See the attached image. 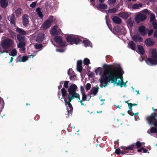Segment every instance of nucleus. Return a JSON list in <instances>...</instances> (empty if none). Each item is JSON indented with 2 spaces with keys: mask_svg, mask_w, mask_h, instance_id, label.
Listing matches in <instances>:
<instances>
[{
  "mask_svg": "<svg viewBox=\"0 0 157 157\" xmlns=\"http://www.w3.org/2000/svg\"><path fill=\"white\" fill-rule=\"evenodd\" d=\"M123 69H104L103 76L104 78L100 79V87H105L109 82L111 83H117V79L120 78L121 82H124L121 70Z\"/></svg>",
  "mask_w": 157,
  "mask_h": 157,
  "instance_id": "f257e3e1",
  "label": "nucleus"
},
{
  "mask_svg": "<svg viewBox=\"0 0 157 157\" xmlns=\"http://www.w3.org/2000/svg\"><path fill=\"white\" fill-rule=\"evenodd\" d=\"M77 89V86L74 84H72L68 89V94L67 95V99H68V102L70 105L71 101L75 98L80 100V95L76 93Z\"/></svg>",
  "mask_w": 157,
  "mask_h": 157,
  "instance_id": "f03ea898",
  "label": "nucleus"
},
{
  "mask_svg": "<svg viewBox=\"0 0 157 157\" xmlns=\"http://www.w3.org/2000/svg\"><path fill=\"white\" fill-rule=\"evenodd\" d=\"M61 91L63 98L64 99L65 102V105H68L67 107V115L68 117L71 116L72 115L73 110V107L70 103V105L68 102V99H67V91L65 88L63 87L61 90Z\"/></svg>",
  "mask_w": 157,
  "mask_h": 157,
  "instance_id": "7ed1b4c3",
  "label": "nucleus"
},
{
  "mask_svg": "<svg viewBox=\"0 0 157 157\" xmlns=\"http://www.w3.org/2000/svg\"><path fill=\"white\" fill-rule=\"evenodd\" d=\"M151 58L146 60V63L149 65L151 66L157 64V49H152L150 50Z\"/></svg>",
  "mask_w": 157,
  "mask_h": 157,
  "instance_id": "20e7f679",
  "label": "nucleus"
},
{
  "mask_svg": "<svg viewBox=\"0 0 157 157\" xmlns=\"http://www.w3.org/2000/svg\"><path fill=\"white\" fill-rule=\"evenodd\" d=\"M146 120L149 124L153 125L157 128V109L151 113L150 116H147Z\"/></svg>",
  "mask_w": 157,
  "mask_h": 157,
  "instance_id": "39448f33",
  "label": "nucleus"
},
{
  "mask_svg": "<svg viewBox=\"0 0 157 157\" xmlns=\"http://www.w3.org/2000/svg\"><path fill=\"white\" fill-rule=\"evenodd\" d=\"M1 46L5 50L4 52L7 53L8 51L7 49L10 47H13L14 46V44L11 39H6L2 41Z\"/></svg>",
  "mask_w": 157,
  "mask_h": 157,
  "instance_id": "423d86ee",
  "label": "nucleus"
},
{
  "mask_svg": "<svg viewBox=\"0 0 157 157\" xmlns=\"http://www.w3.org/2000/svg\"><path fill=\"white\" fill-rule=\"evenodd\" d=\"M55 18L52 16H50L44 22L41 27L43 29L49 28L51 26L52 23L55 21Z\"/></svg>",
  "mask_w": 157,
  "mask_h": 157,
  "instance_id": "0eeeda50",
  "label": "nucleus"
},
{
  "mask_svg": "<svg viewBox=\"0 0 157 157\" xmlns=\"http://www.w3.org/2000/svg\"><path fill=\"white\" fill-rule=\"evenodd\" d=\"M102 68L103 69H113L114 68L115 69H121L122 67L119 64H114L113 65L104 64L103 65Z\"/></svg>",
  "mask_w": 157,
  "mask_h": 157,
  "instance_id": "6e6552de",
  "label": "nucleus"
},
{
  "mask_svg": "<svg viewBox=\"0 0 157 157\" xmlns=\"http://www.w3.org/2000/svg\"><path fill=\"white\" fill-rule=\"evenodd\" d=\"M146 18L147 16L145 14L142 13H140L136 16L135 21L137 23H139L140 21H143Z\"/></svg>",
  "mask_w": 157,
  "mask_h": 157,
  "instance_id": "1a4fd4ad",
  "label": "nucleus"
},
{
  "mask_svg": "<svg viewBox=\"0 0 157 157\" xmlns=\"http://www.w3.org/2000/svg\"><path fill=\"white\" fill-rule=\"evenodd\" d=\"M68 42H70V44H72L74 43L77 44L79 42V40L75 37L72 36H69L67 38Z\"/></svg>",
  "mask_w": 157,
  "mask_h": 157,
  "instance_id": "9d476101",
  "label": "nucleus"
},
{
  "mask_svg": "<svg viewBox=\"0 0 157 157\" xmlns=\"http://www.w3.org/2000/svg\"><path fill=\"white\" fill-rule=\"evenodd\" d=\"M58 27L57 26H54L50 30V32L51 34L53 36L59 34L61 32L60 29H58Z\"/></svg>",
  "mask_w": 157,
  "mask_h": 157,
  "instance_id": "9b49d317",
  "label": "nucleus"
},
{
  "mask_svg": "<svg viewBox=\"0 0 157 157\" xmlns=\"http://www.w3.org/2000/svg\"><path fill=\"white\" fill-rule=\"evenodd\" d=\"M54 39L59 45L63 46L65 45L66 43L64 41H63L62 37L61 36H56L55 37Z\"/></svg>",
  "mask_w": 157,
  "mask_h": 157,
  "instance_id": "f8f14e48",
  "label": "nucleus"
},
{
  "mask_svg": "<svg viewBox=\"0 0 157 157\" xmlns=\"http://www.w3.org/2000/svg\"><path fill=\"white\" fill-rule=\"evenodd\" d=\"M126 151H127L128 154H131L132 153L131 151H132V153L134 152V149H135L134 144H133L129 145L127 147H123Z\"/></svg>",
  "mask_w": 157,
  "mask_h": 157,
  "instance_id": "ddd939ff",
  "label": "nucleus"
},
{
  "mask_svg": "<svg viewBox=\"0 0 157 157\" xmlns=\"http://www.w3.org/2000/svg\"><path fill=\"white\" fill-rule=\"evenodd\" d=\"M34 56L33 55H31L30 56H23L22 57H18L17 58V62H24L26 61H27L29 57H31V56H32V58H33Z\"/></svg>",
  "mask_w": 157,
  "mask_h": 157,
  "instance_id": "4468645a",
  "label": "nucleus"
},
{
  "mask_svg": "<svg viewBox=\"0 0 157 157\" xmlns=\"http://www.w3.org/2000/svg\"><path fill=\"white\" fill-rule=\"evenodd\" d=\"M83 66L85 67V68H89L90 69L91 67L89 66V65L90 64V60L87 58H85L83 60Z\"/></svg>",
  "mask_w": 157,
  "mask_h": 157,
  "instance_id": "2eb2a0df",
  "label": "nucleus"
},
{
  "mask_svg": "<svg viewBox=\"0 0 157 157\" xmlns=\"http://www.w3.org/2000/svg\"><path fill=\"white\" fill-rule=\"evenodd\" d=\"M28 16L27 15H24L22 17L23 24L24 26H26L29 23Z\"/></svg>",
  "mask_w": 157,
  "mask_h": 157,
  "instance_id": "dca6fc26",
  "label": "nucleus"
},
{
  "mask_svg": "<svg viewBox=\"0 0 157 157\" xmlns=\"http://www.w3.org/2000/svg\"><path fill=\"white\" fill-rule=\"evenodd\" d=\"M145 43L147 46H152L155 44L153 40L151 38H149L146 40Z\"/></svg>",
  "mask_w": 157,
  "mask_h": 157,
  "instance_id": "f3484780",
  "label": "nucleus"
},
{
  "mask_svg": "<svg viewBox=\"0 0 157 157\" xmlns=\"http://www.w3.org/2000/svg\"><path fill=\"white\" fill-rule=\"evenodd\" d=\"M139 30L142 35H144L147 33L146 32L145 27L143 26H141L139 27Z\"/></svg>",
  "mask_w": 157,
  "mask_h": 157,
  "instance_id": "a211bd4d",
  "label": "nucleus"
},
{
  "mask_svg": "<svg viewBox=\"0 0 157 157\" xmlns=\"http://www.w3.org/2000/svg\"><path fill=\"white\" fill-rule=\"evenodd\" d=\"M99 89V88L98 86L93 87L92 88L91 90H90V92L92 93V94H93V96L96 95Z\"/></svg>",
  "mask_w": 157,
  "mask_h": 157,
  "instance_id": "6ab92c4d",
  "label": "nucleus"
},
{
  "mask_svg": "<svg viewBox=\"0 0 157 157\" xmlns=\"http://www.w3.org/2000/svg\"><path fill=\"white\" fill-rule=\"evenodd\" d=\"M112 20L114 22L117 24H120L121 22V19L117 16H114Z\"/></svg>",
  "mask_w": 157,
  "mask_h": 157,
  "instance_id": "aec40b11",
  "label": "nucleus"
},
{
  "mask_svg": "<svg viewBox=\"0 0 157 157\" xmlns=\"http://www.w3.org/2000/svg\"><path fill=\"white\" fill-rule=\"evenodd\" d=\"M133 40L136 42H141L143 39L138 35H134L133 37Z\"/></svg>",
  "mask_w": 157,
  "mask_h": 157,
  "instance_id": "412c9836",
  "label": "nucleus"
},
{
  "mask_svg": "<svg viewBox=\"0 0 157 157\" xmlns=\"http://www.w3.org/2000/svg\"><path fill=\"white\" fill-rule=\"evenodd\" d=\"M44 34L42 33L39 34L36 39V41L38 42H42L44 39Z\"/></svg>",
  "mask_w": 157,
  "mask_h": 157,
  "instance_id": "4be33fe9",
  "label": "nucleus"
},
{
  "mask_svg": "<svg viewBox=\"0 0 157 157\" xmlns=\"http://www.w3.org/2000/svg\"><path fill=\"white\" fill-rule=\"evenodd\" d=\"M85 67L82 65V61L81 60L77 61V69H83Z\"/></svg>",
  "mask_w": 157,
  "mask_h": 157,
  "instance_id": "5701e85b",
  "label": "nucleus"
},
{
  "mask_svg": "<svg viewBox=\"0 0 157 157\" xmlns=\"http://www.w3.org/2000/svg\"><path fill=\"white\" fill-rule=\"evenodd\" d=\"M1 6L3 8H6L8 5L7 0H0Z\"/></svg>",
  "mask_w": 157,
  "mask_h": 157,
  "instance_id": "b1692460",
  "label": "nucleus"
},
{
  "mask_svg": "<svg viewBox=\"0 0 157 157\" xmlns=\"http://www.w3.org/2000/svg\"><path fill=\"white\" fill-rule=\"evenodd\" d=\"M119 16L123 19H126L128 17L129 14L128 13L125 12L120 13Z\"/></svg>",
  "mask_w": 157,
  "mask_h": 157,
  "instance_id": "393cba45",
  "label": "nucleus"
},
{
  "mask_svg": "<svg viewBox=\"0 0 157 157\" xmlns=\"http://www.w3.org/2000/svg\"><path fill=\"white\" fill-rule=\"evenodd\" d=\"M8 19L10 21L11 24H14V16L13 14H11L8 16Z\"/></svg>",
  "mask_w": 157,
  "mask_h": 157,
  "instance_id": "a878e982",
  "label": "nucleus"
},
{
  "mask_svg": "<svg viewBox=\"0 0 157 157\" xmlns=\"http://www.w3.org/2000/svg\"><path fill=\"white\" fill-rule=\"evenodd\" d=\"M17 38L20 42H24L25 40V37L20 35H17Z\"/></svg>",
  "mask_w": 157,
  "mask_h": 157,
  "instance_id": "bb28decb",
  "label": "nucleus"
},
{
  "mask_svg": "<svg viewBox=\"0 0 157 157\" xmlns=\"http://www.w3.org/2000/svg\"><path fill=\"white\" fill-rule=\"evenodd\" d=\"M116 84L117 86H120L121 87H122L123 86L124 87H126L127 86L126 82H121L120 80H118V82L116 83Z\"/></svg>",
  "mask_w": 157,
  "mask_h": 157,
  "instance_id": "cd10ccee",
  "label": "nucleus"
},
{
  "mask_svg": "<svg viewBox=\"0 0 157 157\" xmlns=\"http://www.w3.org/2000/svg\"><path fill=\"white\" fill-rule=\"evenodd\" d=\"M17 31L20 34L24 35H26V33L22 29H21L19 28H17L16 29Z\"/></svg>",
  "mask_w": 157,
  "mask_h": 157,
  "instance_id": "c85d7f7f",
  "label": "nucleus"
},
{
  "mask_svg": "<svg viewBox=\"0 0 157 157\" xmlns=\"http://www.w3.org/2000/svg\"><path fill=\"white\" fill-rule=\"evenodd\" d=\"M128 45L132 50H135L136 49V44L133 42H130L128 44Z\"/></svg>",
  "mask_w": 157,
  "mask_h": 157,
  "instance_id": "c756f323",
  "label": "nucleus"
},
{
  "mask_svg": "<svg viewBox=\"0 0 157 157\" xmlns=\"http://www.w3.org/2000/svg\"><path fill=\"white\" fill-rule=\"evenodd\" d=\"M138 49L141 54L143 55L144 53V51L143 47L140 45H139L138 46Z\"/></svg>",
  "mask_w": 157,
  "mask_h": 157,
  "instance_id": "7c9ffc66",
  "label": "nucleus"
},
{
  "mask_svg": "<svg viewBox=\"0 0 157 157\" xmlns=\"http://www.w3.org/2000/svg\"><path fill=\"white\" fill-rule=\"evenodd\" d=\"M37 14L38 15V16L40 17L41 19L43 18V15L42 13L40 11V8H36V10Z\"/></svg>",
  "mask_w": 157,
  "mask_h": 157,
  "instance_id": "2f4dec72",
  "label": "nucleus"
},
{
  "mask_svg": "<svg viewBox=\"0 0 157 157\" xmlns=\"http://www.w3.org/2000/svg\"><path fill=\"white\" fill-rule=\"evenodd\" d=\"M142 4L140 3L139 4H134L132 7V8L133 9H138L140 8H141L142 7Z\"/></svg>",
  "mask_w": 157,
  "mask_h": 157,
  "instance_id": "473e14b6",
  "label": "nucleus"
},
{
  "mask_svg": "<svg viewBox=\"0 0 157 157\" xmlns=\"http://www.w3.org/2000/svg\"><path fill=\"white\" fill-rule=\"evenodd\" d=\"M128 106L129 108V110L128 111V112H130V111H132V105L136 106L137 105V104L136 103L132 104V103H128Z\"/></svg>",
  "mask_w": 157,
  "mask_h": 157,
  "instance_id": "72a5a7b5",
  "label": "nucleus"
},
{
  "mask_svg": "<svg viewBox=\"0 0 157 157\" xmlns=\"http://www.w3.org/2000/svg\"><path fill=\"white\" fill-rule=\"evenodd\" d=\"M134 144L135 149L139 148L142 146V143L139 141H137L136 143H134Z\"/></svg>",
  "mask_w": 157,
  "mask_h": 157,
  "instance_id": "f704fd0d",
  "label": "nucleus"
},
{
  "mask_svg": "<svg viewBox=\"0 0 157 157\" xmlns=\"http://www.w3.org/2000/svg\"><path fill=\"white\" fill-rule=\"evenodd\" d=\"M150 132L152 133H157V128L152 126L150 129Z\"/></svg>",
  "mask_w": 157,
  "mask_h": 157,
  "instance_id": "c9c22d12",
  "label": "nucleus"
},
{
  "mask_svg": "<svg viewBox=\"0 0 157 157\" xmlns=\"http://www.w3.org/2000/svg\"><path fill=\"white\" fill-rule=\"evenodd\" d=\"M98 6L99 8L103 9H105L107 8V6L105 4H99Z\"/></svg>",
  "mask_w": 157,
  "mask_h": 157,
  "instance_id": "e433bc0d",
  "label": "nucleus"
},
{
  "mask_svg": "<svg viewBox=\"0 0 157 157\" xmlns=\"http://www.w3.org/2000/svg\"><path fill=\"white\" fill-rule=\"evenodd\" d=\"M25 45V43L24 42H20L18 44L17 47L19 48H21L24 46Z\"/></svg>",
  "mask_w": 157,
  "mask_h": 157,
  "instance_id": "4c0bfd02",
  "label": "nucleus"
},
{
  "mask_svg": "<svg viewBox=\"0 0 157 157\" xmlns=\"http://www.w3.org/2000/svg\"><path fill=\"white\" fill-rule=\"evenodd\" d=\"M128 23L129 25L132 27L133 25L134 22L131 19H129L128 20Z\"/></svg>",
  "mask_w": 157,
  "mask_h": 157,
  "instance_id": "58836bf2",
  "label": "nucleus"
},
{
  "mask_svg": "<svg viewBox=\"0 0 157 157\" xmlns=\"http://www.w3.org/2000/svg\"><path fill=\"white\" fill-rule=\"evenodd\" d=\"M17 51L16 49H13L11 52V55L13 56H14L17 55Z\"/></svg>",
  "mask_w": 157,
  "mask_h": 157,
  "instance_id": "ea45409f",
  "label": "nucleus"
},
{
  "mask_svg": "<svg viewBox=\"0 0 157 157\" xmlns=\"http://www.w3.org/2000/svg\"><path fill=\"white\" fill-rule=\"evenodd\" d=\"M42 47L43 45L41 44H36L35 45V48L37 49L41 48Z\"/></svg>",
  "mask_w": 157,
  "mask_h": 157,
  "instance_id": "a19ab883",
  "label": "nucleus"
},
{
  "mask_svg": "<svg viewBox=\"0 0 157 157\" xmlns=\"http://www.w3.org/2000/svg\"><path fill=\"white\" fill-rule=\"evenodd\" d=\"M63 87L65 88H68V84L69 82V81H66L64 82Z\"/></svg>",
  "mask_w": 157,
  "mask_h": 157,
  "instance_id": "79ce46f5",
  "label": "nucleus"
},
{
  "mask_svg": "<svg viewBox=\"0 0 157 157\" xmlns=\"http://www.w3.org/2000/svg\"><path fill=\"white\" fill-rule=\"evenodd\" d=\"M128 114H129L131 116H133V115H134V116H135V115H138V113H139L138 112H137L136 113H133L132 112V111H130V112H128ZM135 117V119L136 120V116H134Z\"/></svg>",
  "mask_w": 157,
  "mask_h": 157,
  "instance_id": "37998d69",
  "label": "nucleus"
},
{
  "mask_svg": "<svg viewBox=\"0 0 157 157\" xmlns=\"http://www.w3.org/2000/svg\"><path fill=\"white\" fill-rule=\"evenodd\" d=\"M123 147H123V146H121L120 147V148L121 149H123V150L121 151V154L124 155V154L125 153H128V151H126L124 149Z\"/></svg>",
  "mask_w": 157,
  "mask_h": 157,
  "instance_id": "c03bdc74",
  "label": "nucleus"
},
{
  "mask_svg": "<svg viewBox=\"0 0 157 157\" xmlns=\"http://www.w3.org/2000/svg\"><path fill=\"white\" fill-rule=\"evenodd\" d=\"M117 11V9L116 8L111 9L108 10V12L109 13H116Z\"/></svg>",
  "mask_w": 157,
  "mask_h": 157,
  "instance_id": "a18cd8bd",
  "label": "nucleus"
},
{
  "mask_svg": "<svg viewBox=\"0 0 157 157\" xmlns=\"http://www.w3.org/2000/svg\"><path fill=\"white\" fill-rule=\"evenodd\" d=\"M91 87V84L89 83H88L86 84V85L85 87V88L86 90H88L90 89Z\"/></svg>",
  "mask_w": 157,
  "mask_h": 157,
  "instance_id": "49530a36",
  "label": "nucleus"
},
{
  "mask_svg": "<svg viewBox=\"0 0 157 157\" xmlns=\"http://www.w3.org/2000/svg\"><path fill=\"white\" fill-rule=\"evenodd\" d=\"M116 1V0H108V3L110 5H113L115 3Z\"/></svg>",
  "mask_w": 157,
  "mask_h": 157,
  "instance_id": "de8ad7c7",
  "label": "nucleus"
},
{
  "mask_svg": "<svg viewBox=\"0 0 157 157\" xmlns=\"http://www.w3.org/2000/svg\"><path fill=\"white\" fill-rule=\"evenodd\" d=\"M82 100L83 101H85L86 100V98L87 97V95L85 94V93H82Z\"/></svg>",
  "mask_w": 157,
  "mask_h": 157,
  "instance_id": "09e8293b",
  "label": "nucleus"
},
{
  "mask_svg": "<svg viewBox=\"0 0 157 157\" xmlns=\"http://www.w3.org/2000/svg\"><path fill=\"white\" fill-rule=\"evenodd\" d=\"M44 150L43 148H40L38 151V153L40 154H42L44 153Z\"/></svg>",
  "mask_w": 157,
  "mask_h": 157,
  "instance_id": "8fccbe9b",
  "label": "nucleus"
},
{
  "mask_svg": "<svg viewBox=\"0 0 157 157\" xmlns=\"http://www.w3.org/2000/svg\"><path fill=\"white\" fill-rule=\"evenodd\" d=\"M155 18V15L154 14L152 13L151 15L150 16V21H154Z\"/></svg>",
  "mask_w": 157,
  "mask_h": 157,
  "instance_id": "3c124183",
  "label": "nucleus"
},
{
  "mask_svg": "<svg viewBox=\"0 0 157 157\" xmlns=\"http://www.w3.org/2000/svg\"><path fill=\"white\" fill-rule=\"evenodd\" d=\"M21 9H17L15 11V12L17 15H18L21 13Z\"/></svg>",
  "mask_w": 157,
  "mask_h": 157,
  "instance_id": "603ef678",
  "label": "nucleus"
},
{
  "mask_svg": "<svg viewBox=\"0 0 157 157\" xmlns=\"http://www.w3.org/2000/svg\"><path fill=\"white\" fill-rule=\"evenodd\" d=\"M36 2H32V3L30 5V6L31 7H32L33 8H34L35 7V6L36 5Z\"/></svg>",
  "mask_w": 157,
  "mask_h": 157,
  "instance_id": "864d4df0",
  "label": "nucleus"
},
{
  "mask_svg": "<svg viewBox=\"0 0 157 157\" xmlns=\"http://www.w3.org/2000/svg\"><path fill=\"white\" fill-rule=\"evenodd\" d=\"M152 25L155 29H157V23L155 21H154L153 22Z\"/></svg>",
  "mask_w": 157,
  "mask_h": 157,
  "instance_id": "5fc2aeb1",
  "label": "nucleus"
},
{
  "mask_svg": "<svg viewBox=\"0 0 157 157\" xmlns=\"http://www.w3.org/2000/svg\"><path fill=\"white\" fill-rule=\"evenodd\" d=\"M121 153V150L119 148H117L116 149L115 151V153L117 155H119Z\"/></svg>",
  "mask_w": 157,
  "mask_h": 157,
  "instance_id": "6e6d98bb",
  "label": "nucleus"
},
{
  "mask_svg": "<svg viewBox=\"0 0 157 157\" xmlns=\"http://www.w3.org/2000/svg\"><path fill=\"white\" fill-rule=\"evenodd\" d=\"M84 44L85 46L88 45V44H89V41L88 40H85L84 41Z\"/></svg>",
  "mask_w": 157,
  "mask_h": 157,
  "instance_id": "4d7b16f0",
  "label": "nucleus"
},
{
  "mask_svg": "<svg viewBox=\"0 0 157 157\" xmlns=\"http://www.w3.org/2000/svg\"><path fill=\"white\" fill-rule=\"evenodd\" d=\"M153 29L150 30L148 33V35L149 36H150L153 33Z\"/></svg>",
  "mask_w": 157,
  "mask_h": 157,
  "instance_id": "13d9d810",
  "label": "nucleus"
},
{
  "mask_svg": "<svg viewBox=\"0 0 157 157\" xmlns=\"http://www.w3.org/2000/svg\"><path fill=\"white\" fill-rule=\"evenodd\" d=\"M94 73L93 72H91L88 75L89 77H93Z\"/></svg>",
  "mask_w": 157,
  "mask_h": 157,
  "instance_id": "bf43d9fd",
  "label": "nucleus"
},
{
  "mask_svg": "<svg viewBox=\"0 0 157 157\" xmlns=\"http://www.w3.org/2000/svg\"><path fill=\"white\" fill-rule=\"evenodd\" d=\"M142 150L143 151V152L144 153H147V150L145 148H144L143 147H142Z\"/></svg>",
  "mask_w": 157,
  "mask_h": 157,
  "instance_id": "052dcab7",
  "label": "nucleus"
},
{
  "mask_svg": "<svg viewBox=\"0 0 157 157\" xmlns=\"http://www.w3.org/2000/svg\"><path fill=\"white\" fill-rule=\"evenodd\" d=\"M82 101H82V100H80H80H79V101H78L81 104V105H86V104L84 105L83 103L82 102Z\"/></svg>",
  "mask_w": 157,
  "mask_h": 157,
  "instance_id": "680f3d73",
  "label": "nucleus"
},
{
  "mask_svg": "<svg viewBox=\"0 0 157 157\" xmlns=\"http://www.w3.org/2000/svg\"><path fill=\"white\" fill-rule=\"evenodd\" d=\"M154 36L155 37H157V30L154 32Z\"/></svg>",
  "mask_w": 157,
  "mask_h": 157,
  "instance_id": "e2e57ef3",
  "label": "nucleus"
},
{
  "mask_svg": "<svg viewBox=\"0 0 157 157\" xmlns=\"http://www.w3.org/2000/svg\"><path fill=\"white\" fill-rule=\"evenodd\" d=\"M75 75H70V78L71 80H73L74 79V78Z\"/></svg>",
  "mask_w": 157,
  "mask_h": 157,
  "instance_id": "0e129e2a",
  "label": "nucleus"
},
{
  "mask_svg": "<svg viewBox=\"0 0 157 157\" xmlns=\"http://www.w3.org/2000/svg\"><path fill=\"white\" fill-rule=\"evenodd\" d=\"M13 57H10V61L9 62V63H11L13 62Z\"/></svg>",
  "mask_w": 157,
  "mask_h": 157,
  "instance_id": "69168bd1",
  "label": "nucleus"
},
{
  "mask_svg": "<svg viewBox=\"0 0 157 157\" xmlns=\"http://www.w3.org/2000/svg\"><path fill=\"white\" fill-rule=\"evenodd\" d=\"M92 93H90V94H88L87 95V97L89 98V99H90L91 97V95L92 94Z\"/></svg>",
  "mask_w": 157,
  "mask_h": 157,
  "instance_id": "338daca9",
  "label": "nucleus"
},
{
  "mask_svg": "<svg viewBox=\"0 0 157 157\" xmlns=\"http://www.w3.org/2000/svg\"><path fill=\"white\" fill-rule=\"evenodd\" d=\"M143 12L146 13H148V10H147V9H145V10H144V11H143Z\"/></svg>",
  "mask_w": 157,
  "mask_h": 157,
  "instance_id": "774afa93",
  "label": "nucleus"
}]
</instances>
